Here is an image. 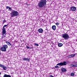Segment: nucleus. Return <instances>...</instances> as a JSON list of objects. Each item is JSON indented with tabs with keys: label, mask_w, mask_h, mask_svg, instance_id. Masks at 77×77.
Segmentation results:
<instances>
[{
	"label": "nucleus",
	"mask_w": 77,
	"mask_h": 77,
	"mask_svg": "<svg viewBox=\"0 0 77 77\" xmlns=\"http://www.w3.org/2000/svg\"><path fill=\"white\" fill-rule=\"evenodd\" d=\"M47 0H40L38 4V6L40 8H42L43 7H45L47 6Z\"/></svg>",
	"instance_id": "f257e3e1"
},
{
	"label": "nucleus",
	"mask_w": 77,
	"mask_h": 77,
	"mask_svg": "<svg viewBox=\"0 0 77 77\" xmlns=\"http://www.w3.org/2000/svg\"><path fill=\"white\" fill-rule=\"evenodd\" d=\"M19 14L18 12L17 11H15L14 10H13L11 11V17H17L18 16Z\"/></svg>",
	"instance_id": "f03ea898"
},
{
	"label": "nucleus",
	"mask_w": 77,
	"mask_h": 77,
	"mask_svg": "<svg viewBox=\"0 0 77 77\" xmlns=\"http://www.w3.org/2000/svg\"><path fill=\"white\" fill-rule=\"evenodd\" d=\"M8 48V46L7 45H4L1 47V50L2 51H4V52H5L6 51V49Z\"/></svg>",
	"instance_id": "7ed1b4c3"
},
{
	"label": "nucleus",
	"mask_w": 77,
	"mask_h": 77,
	"mask_svg": "<svg viewBox=\"0 0 77 77\" xmlns=\"http://www.w3.org/2000/svg\"><path fill=\"white\" fill-rule=\"evenodd\" d=\"M62 37L66 40H68L69 39V36L68 34L67 33H64L62 35Z\"/></svg>",
	"instance_id": "20e7f679"
},
{
	"label": "nucleus",
	"mask_w": 77,
	"mask_h": 77,
	"mask_svg": "<svg viewBox=\"0 0 77 77\" xmlns=\"http://www.w3.org/2000/svg\"><path fill=\"white\" fill-rule=\"evenodd\" d=\"M8 26V24L7 25H5L3 27V29H2V35H4V34H5L6 32V29H5V27H6V26Z\"/></svg>",
	"instance_id": "39448f33"
},
{
	"label": "nucleus",
	"mask_w": 77,
	"mask_h": 77,
	"mask_svg": "<svg viewBox=\"0 0 77 77\" xmlns=\"http://www.w3.org/2000/svg\"><path fill=\"white\" fill-rule=\"evenodd\" d=\"M22 60H24V61H28V62H30V58H23L22 59Z\"/></svg>",
	"instance_id": "423d86ee"
},
{
	"label": "nucleus",
	"mask_w": 77,
	"mask_h": 77,
	"mask_svg": "<svg viewBox=\"0 0 77 77\" xmlns=\"http://www.w3.org/2000/svg\"><path fill=\"white\" fill-rule=\"evenodd\" d=\"M71 10L72 11H75L76 10V7H71Z\"/></svg>",
	"instance_id": "0eeeda50"
},
{
	"label": "nucleus",
	"mask_w": 77,
	"mask_h": 77,
	"mask_svg": "<svg viewBox=\"0 0 77 77\" xmlns=\"http://www.w3.org/2000/svg\"><path fill=\"white\" fill-rule=\"evenodd\" d=\"M61 66H65L67 65V63L65 61H63V62L61 63Z\"/></svg>",
	"instance_id": "6e6552de"
},
{
	"label": "nucleus",
	"mask_w": 77,
	"mask_h": 77,
	"mask_svg": "<svg viewBox=\"0 0 77 77\" xmlns=\"http://www.w3.org/2000/svg\"><path fill=\"white\" fill-rule=\"evenodd\" d=\"M38 32L39 33H42L43 32V29H42V28H40L38 30Z\"/></svg>",
	"instance_id": "1a4fd4ad"
},
{
	"label": "nucleus",
	"mask_w": 77,
	"mask_h": 77,
	"mask_svg": "<svg viewBox=\"0 0 77 77\" xmlns=\"http://www.w3.org/2000/svg\"><path fill=\"white\" fill-rule=\"evenodd\" d=\"M61 70L63 72H66V69L65 68H61Z\"/></svg>",
	"instance_id": "9d476101"
},
{
	"label": "nucleus",
	"mask_w": 77,
	"mask_h": 77,
	"mask_svg": "<svg viewBox=\"0 0 77 77\" xmlns=\"http://www.w3.org/2000/svg\"><path fill=\"white\" fill-rule=\"evenodd\" d=\"M52 29L54 30H55L56 29V26L55 25H53L52 27Z\"/></svg>",
	"instance_id": "9b49d317"
},
{
	"label": "nucleus",
	"mask_w": 77,
	"mask_h": 77,
	"mask_svg": "<svg viewBox=\"0 0 77 77\" xmlns=\"http://www.w3.org/2000/svg\"><path fill=\"white\" fill-rule=\"evenodd\" d=\"M57 44L58 47H62L63 45V44L61 43H58Z\"/></svg>",
	"instance_id": "f8f14e48"
},
{
	"label": "nucleus",
	"mask_w": 77,
	"mask_h": 77,
	"mask_svg": "<svg viewBox=\"0 0 77 77\" xmlns=\"http://www.w3.org/2000/svg\"><path fill=\"white\" fill-rule=\"evenodd\" d=\"M5 43H7L8 45H9V46H11V43L8 42H6Z\"/></svg>",
	"instance_id": "ddd939ff"
},
{
	"label": "nucleus",
	"mask_w": 77,
	"mask_h": 77,
	"mask_svg": "<svg viewBox=\"0 0 77 77\" xmlns=\"http://www.w3.org/2000/svg\"><path fill=\"white\" fill-rule=\"evenodd\" d=\"M2 68L4 70H6L8 69V68L6 66H4Z\"/></svg>",
	"instance_id": "4468645a"
},
{
	"label": "nucleus",
	"mask_w": 77,
	"mask_h": 77,
	"mask_svg": "<svg viewBox=\"0 0 77 77\" xmlns=\"http://www.w3.org/2000/svg\"><path fill=\"white\" fill-rule=\"evenodd\" d=\"M74 64H75V65H73L74 67H77V63H75Z\"/></svg>",
	"instance_id": "2eb2a0df"
},
{
	"label": "nucleus",
	"mask_w": 77,
	"mask_h": 77,
	"mask_svg": "<svg viewBox=\"0 0 77 77\" xmlns=\"http://www.w3.org/2000/svg\"><path fill=\"white\" fill-rule=\"evenodd\" d=\"M69 67H70V68H72V67H74V65L73 64L69 65Z\"/></svg>",
	"instance_id": "dca6fc26"
},
{
	"label": "nucleus",
	"mask_w": 77,
	"mask_h": 77,
	"mask_svg": "<svg viewBox=\"0 0 77 77\" xmlns=\"http://www.w3.org/2000/svg\"><path fill=\"white\" fill-rule=\"evenodd\" d=\"M75 75V74L74 72H72L70 75L71 76H74Z\"/></svg>",
	"instance_id": "f3484780"
},
{
	"label": "nucleus",
	"mask_w": 77,
	"mask_h": 77,
	"mask_svg": "<svg viewBox=\"0 0 77 77\" xmlns=\"http://www.w3.org/2000/svg\"><path fill=\"white\" fill-rule=\"evenodd\" d=\"M34 45L35 46H39V44H36V43H34Z\"/></svg>",
	"instance_id": "a211bd4d"
},
{
	"label": "nucleus",
	"mask_w": 77,
	"mask_h": 77,
	"mask_svg": "<svg viewBox=\"0 0 77 77\" xmlns=\"http://www.w3.org/2000/svg\"><path fill=\"white\" fill-rule=\"evenodd\" d=\"M71 56H72V57H74L75 56V54H74L71 55Z\"/></svg>",
	"instance_id": "6ab92c4d"
},
{
	"label": "nucleus",
	"mask_w": 77,
	"mask_h": 77,
	"mask_svg": "<svg viewBox=\"0 0 77 77\" xmlns=\"http://www.w3.org/2000/svg\"><path fill=\"white\" fill-rule=\"evenodd\" d=\"M57 65H59V66L60 65V66H62L61 64V63H60L57 64Z\"/></svg>",
	"instance_id": "aec40b11"
},
{
	"label": "nucleus",
	"mask_w": 77,
	"mask_h": 77,
	"mask_svg": "<svg viewBox=\"0 0 77 77\" xmlns=\"http://www.w3.org/2000/svg\"><path fill=\"white\" fill-rule=\"evenodd\" d=\"M4 65H2V64H0V67H1V68H3V66H4Z\"/></svg>",
	"instance_id": "412c9836"
},
{
	"label": "nucleus",
	"mask_w": 77,
	"mask_h": 77,
	"mask_svg": "<svg viewBox=\"0 0 77 77\" xmlns=\"http://www.w3.org/2000/svg\"><path fill=\"white\" fill-rule=\"evenodd\" d=\"M6 20L5 19H4V20L3 21V24H4V23H6Z\"/></svg>",
	"instance_id": "4be33fe9"
},
{
	"label": "nucleus",
	"mask_w": 77,
	"mask_h": 77,
	"mask_svg": "<svg viewBox=\"0 0 77 77\" xmlns=\"http://www.w3.org/2000/svg\"><path fill=\"white\" fill-rule=\"evenodd\" d=\"M68 58H71V57H72L71 56V55H69L68 56Z\"/></svg>",
	"instance_id": "5701e85b"
},
{
	"label": "nucleus",
	"mask_w": 77,
	"mask_h": 77,
	"mask_svg": "<svg viewBox=\"0 0 77 77\" xmlns=\"http://www.w3.org/2000/svg\"><path fill=\"white\" fill-rule=\"evenodd\" d=\"M56 25L57 26H58V25H59V23H55Z\"/></svg>",
	"instance_id": "b1692460"
},
{
	"label": "nucleus",
	"mask_w": 77,
	"mask_h": 77,
	"mask_svg": "<svg viewBox=\"0 0 77 77\" xmlns=\"http://www.w3.org/2000/svg\"><path fill=\"white\" fill-rule=\"evenodd\" d=\"M26 48L27 49H29V48H29L28 46H26Z\"/></svg>",
	"instance_id": "393cba45"
},
{
	"label": "nucleus",
	"mask_w": 77,
	"mask_h": 77,
	"mask_svg": "<svg viewBox=\"0 0 77 77\" xmlns=\"http://www.w3.org/2000/svg\"><path fill=\"white\" fill-rule=\"evenodd\" d=\"M11 9H12L11 8L9 7L8 8V9L10 11H11Z\"/></svg>",
	"instance_id": "a878e982"
},
{
	"label": "nucleus",
	"mask_w": 77,
	"mask_h": 77,
	"mask_svg": "<svg viewBox=\"0 0 77 77\" xmlns=\"http://www.w3.org/2000/svg\"><path fill=\"white\" fill-rule=\"evenodd\" d=\"M55 68H59V66H55Z\"/></svg>",
	"instance_id": "bb28decb"
},
{
	"label": "nucleus",
	"mask_w": 77,
	"mask_h": 77,
	"mask_svg": "<svg viewBox=\"0 0 77 77\" xmlns=\"http://www.w3.org/2000/svg\"><path fill=\"white\" fill-rule=\"evenodd\" d=\"M49 77H54V76L53 75H50Z\"/></svg>",
	"instance_id": "cd10ccee"
},
{
	"label": "nucleus",
	"mask_w": 77,
	"mask_h": 77,
	"mask_svg": "<svg viewBox=\"0 0 77 77\" xmlns=\"http://www.w3.org/2000/svg\"><path fill=\"white\" fill-rule=\"evenodd\" d=\"M9 7H8V6H7L6 7V9H8V8H9Z\"/></svg>",
	"instance_id": "c85d7f7f"
},
{
	"label": "nucleus",
	"mask_w": 77,
	"mask_h": 77,
	"mask_svg": "<svg viewBox=\"0 0 77 77\" xmlns=\"http://www.w3.org/2000/svg\"><path fill=\"white\" fill-rule=\"evenodd\" d=\"M0 55H1V51L0 50Z\"/></svg>",
	"instance_id": "c756f323"
},
{
	"label": "nucleus",
	"mask_w": 77,
	"mask_h": 77,
	"mask_svg": "<svg viewBox=\"0 0 77 77\" xmlns=\"http://www.w3.org/2000/svg\"><path fill=\"white\" fill-rule=\"evenodd\" d=\"M50 74H52V73L50 72Z\"/></svg>",
	"instance_id": "7c9ffc66"
}]
</instances>
